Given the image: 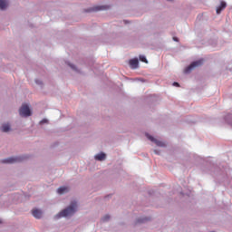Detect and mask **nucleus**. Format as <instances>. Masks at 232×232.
Here are the masks:
<instances>
[{
  "label": "nucleus",
  "instance_id": "f257e3e1",
  "mask_svg": "<svg viewBox=\"0 0 232 232\" xmlns=\"http://www.w3.org/2000/svg\"><path fill=\"white\" fill-rule=\"evenodd\" d=\"M75 211H77V201H72L71 205L62 210L55 218H61V217H72V215H74Z\"/></svg>",
  "mask_w": 232,
  "mask_h": 232
},
{
  "label": "nucleus",
  "instance_id": "f03ea898",
  "mask_svg": "<svg viewBox=\"0 0 232 232\" xmlns=\"http://www.w3.org/2000/svg\"><path fill=\"white\" fill-rule=\"evenodd\" d=\"M19 113L21 117H30L32 115V111H30V107L26 104H23L19 110Z\"/></svg>",
  "mask_w": 232,
  "mask_h": 232
},
{
  "label": "nucleus",
  "instance_id": "7ed1b4c3",
  "mask_svg": "<svg viewBox=\"0 0 232 232\" xmlns=\"http://www.w3.org/2000/svg\"><path fill=\"white\" fill-rule=\"evenodd\" d=\"M24 160V157H15V158H8L5 160H2V164H14L15 162H23Z\"/></svg>",
  "mask_w": 232,
  "mask_h": 232
},
{
  "label": "nucleus",
  "instance_id": "20e7f679",
  "mask_svg": "<svg viewBox=\"0 0 232 232\" xmlns=\"http://www.w3.org/2000/svg\"><path fill=\"white\" fill-rule=\"evenodd\" d=\"M203 63H204V60H202V59L193 62L188 67H187L185 69V73H189V72H191V70H193V68L202 66Z\"/></svg>",
  "mask_w": 232,
  "mask_h": 232
},
{
  "label": "nucleus",
  "instance_id": "39448f33",
  "mask_svg": "<svg viewBox=\"0 0 232 232\" xmlns=\"http://www.w3.org/2000/svg\"><path fill=\"white\" fill-rule=\"evenodd\" d=\"M147 139H149V140H151V142H155V144H157V146H160L161 148L166 146V144H164V142L157 140H155V138H153L152 136H150L148 134H147Z\"/></svg>",
  "mask_w": 232,
  "mask_h": 232
},
{
  "label": "nucleus",
  "instance_id": "423d86ee",
  "mask_svg": "<svg viewBox=\"0 0 232 232\" xmlns=\"http://www.w3.org/2000/svg\"><path fill=\"white\" fill-rule=\"evenodd\" d=\"M32 215L34 218H41L43 217V211H41V209L34 208L32 210Z\"/></svg>",
  "mask_w": 232,
  "mask_h": 232
},
{
  "label": "nucleus",
  "instance_id": "0eeeda50",
  "mask_svg": "<svg viewBox=\"0 0 232 232\" xmlns=\"http://www.w3.org/2000/svg\"><path fill=\"white\" fill-rule=\"evenodd\" d=\"M226 6H227V4L226 2L222 1L220 3V5L217 8V14H220L222 10H226Z\"/></svg>",
  "mask_w": 232,
  "mask_h": 232
},
{
  "label": "nucleus",
  "instance_id": "6e6552de",
  "mask_svg": "<svg viewBox=\"0 0 232 232\" xmlns=\"http://www.w3.org/2000/svg\"><path fill=\"white\" fill-rule=\"evenodd\" d=\"M130 68H133V69L138 68V66H139V60L138 59L130 60Z\"/></svg>",
  "mask_w": 232,
  "mask_h": 232
},
{
  "label": "nucleus",
  "instance_id": "1a4fd4ad",
  "mask_svg": "<svg viewBox=\"0 0 232 232\" xmlns=\"http://www.w3.org/2000/svg\"><path fill=\"white\" fill-rule=\"evenodd\" d=\"M68 187H60L58 189H57V193L59 195H63V193H68Z\"/></svg>",
  "mask_w": 232,
  "mask_h": 232
},
{
  "label": "nucleus",
  "instance_id": "9d476101",
  "mask_svg": "<svg viewBox=\"0 0 232 232\" xmlns=\"http://www.w3.org/2000/svg\"><path fill=\"white\" fill-rule=\"evenodd\" d=\"M101 10H108V6L107 5L95 6L92 9V12H99Z\"/></svg>",
  "mask_w": 232,
  "mask_h": 232
},
{
  "label": "nucleus",
  "instance_id": "9b49d317",
  "mask_svg": "<svg viewBox=\"0 0 232 232\" xmlns=\"http://www.w3.org/2000/svg\"><path fill=\"white\" fill-rule=\"evenodd\" d=\"M8 6V1L0 0V10H5Z\"/></svg>",
  "mask_w": 232,
  "mask_h": 232
},
{
  "label": "nucleus",
  "instance_id": "f8f14e48",
  "mask_svg": "<svg viewBox=\"0 0 232 232\" xmlns=\"http://www.w3.org/2000/svg\"><path fill=\"white\" fill-rule=\"evenodd\" d=\"M1 130L4 133H7V131H10V124L5 123L2 125Z\"/></svg>",
  "mask_w": 232,
  "mask_h": 232
},
{
  "label": "nucleus",
  "instance_id": "ddd939ff",
  "mask_svg": "<svg viewBox=\"0 0 232 232\" xmlns=\"http://www.w3.org/2000/svg\"><path fill=\"white\" fill-rule=\"evenodd\" d=\"M104 159H106V154L102 152L95 156L96 160H104Z\"/></svg>",
  "mask_w": 232,
  "mask_h": 232
},
{
  "label": "nucleus",
  "instance_id": "4468645a",
  "mask_svg": "<svg viewBox=\"0 0 232 232\" xmlns=\"http://www.w3.org/2000/svg\"><path fill=\"white\" fill-rule=\"evenodd\" d=\"M140 61H141V63H148V60L146 59V56H144V55H140Z\"/></svg>",
  "mask_w": 232,
  "mask_h": 232
},
{
  "label": "nucleus",
  "instance_id": "2eb2a0df",
  "mask_svg": "<svg viewBox=\"0 0 232 232\" xmlns=\"http://www.w3.org/2000/svg\"><path fill=\"white\" fill-rule=\"evenodd\" d=\"M102 222H108V220H110V216L106 215L102 218Z\"/></svg>",
  "mask_w": 232,
  "mask_h": 232
},
{
  "label": "nucleus",
  "instance_id": "dca6fc26",
  "mask_svg": "<svg viewBox=\"0 0 232 232\" xmlns=\"http://www.w3.org/2000/svg\"><path fill=\"white\" fill-rule=\"evenodd\" d=\"M46 123H48V120L46 119H44L40 121V124H46Z\"/></svg>",
  "mask_w": 232,
  "mask_h": 232
},
{
  "label": "nucleus",
  "instance_id": "f3484780",
  "mask_svg": "<svg viewBox=\"0 0 232 232\" xmlns=\"http://www.w3.org/2000/svg\"><path fill=\"white\" fill-rule=\"evenodd\" d=\"M173 86H179V82H173Z\"/></svg>",
  "mask_w": 232,
  "mask_h": 232
},
{
  "label": "nucleus",
  "instance_id": "a211bd4d",
  "mask_svg": "<svg viewBox=\"0 0 232 232\" xmlns=\"http://www.w3.org/2000/svg\"><path fill=\"white\" fill-rule=\"evenodd\" d=\"M173 41H176V43H179V38L173 37Z\"/></svg>",
  "mask_w": 232,
  "mask_h": 232
},
{
  "label": "nucleus",
  "instance_id": "6ab92c4d",
  "mask_svg": "<svg viewBox=\"0 0 232 232\" xmlns=\"http://www.w3.org/2000/svg\"><path fill=\"white\" fill-rule=\"evenodd\" d=\"M147 219H142L140 222H146Z\"/></svg>",
  "mask_w": 232,
  "mask_h": 232
},
{
  "label": "nucleus",
  "instance_id": "aec40b11",
  "mask_svg": "<svg viewBox=\"0 0 232 232\" xmlns=\"http://www.w3.org/2000/svg\"><path fill=\"white\" fill-rule=\"evenodd\" d=\"M71 66V68H72V69H74L75 67H73V65H70Z\"/></svg>",
  "mask_w": 232,
  "mask_h": 232
},
{
  "label": "nucleus",
  "instance_id": "412c9836",
  "mask_svg": "<svg viewBox=\"0 0 232 232\" xmlns=\"http://www.w3.org/2000/svg\"><path fill=\"white\" fill-rule=\"evenodd\" d=\"M0 224H1V220H0Z\"/></svg>",
  "mask_w": 232,
  "mask_h": 232
}]
</instances>
